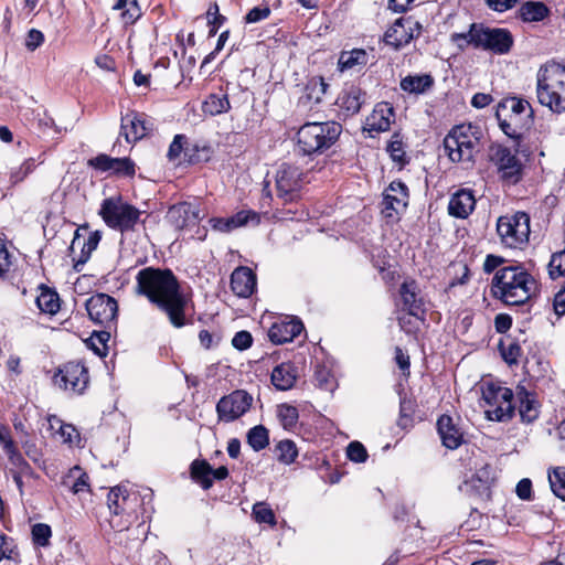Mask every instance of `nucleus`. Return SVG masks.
I'll return each instance as SVG.
<instances>
[{
	"label": "nucleus",
	"mask_w": 565,
	"mask_h": 565,
	"mask_svg": "<svg viewBox=\"0 0 565 565\" xmlns=\"http://www.w3.org/2000/svg\"><path fill=\"white\" fill-rule=\"evenodd\" d=\"M548 482L553 493L565 501V467H556L550 470Z\"/></svg>",
	"instance_id": "37998d69"
},
{
	"label": "nucleus",
	"mask_w": 565,
	"mask_h": 565,
	"mask_svg": "<svg viewBox=\"0 0 565 565\" xmlns=\"http://www.w3.org/2000/svg\"><path fill=\"white\" fill-rule=\"evenodd\" d=\"M141 17V9L137 0H131L126 10L121 13V21L125 25L134 24Z\"/></svg>",
	"instance_id": "13d9d810"
},
{
	"label": "nucleus",
	"mask_w": 565,
	"mask_h": 565,
	"mask_svg": "<svg viewBox=\"0 0 565 565\" xmlns=\"http://www.w3.org/2000/svg\"><path fill=\"white\" fill-rule=\"evenodd\" d=\"M44 42V35L40 30L31 29L25 39V47L33 52Z\"/></svg>",
	"instance_id": "e2e57ef3"
},
{
	"label": "nucleus",
	"mask_w": 565,
	"mask_h": 565,
	"mask_svg": "<svg viewBox=\"0 0 565 565\" xmlns=\"http://www.w3.org/2000/svg\"><path fill=\"white\" fill-rule=\"evenodd\" d=\"M364 103L365 93L354 85L344 88L337 99V104L345 117L356 115Z\"/></svg>",
	"instance_id": "c85d7f7f"
},
{
	"label": "nucleus",
	"mask_w": 565,
	"mask_h": 565,
	"mask_svg": "<svg viewBox=\"0 0 565 565\" xmlns=\"http://www.w3.org/2000/svg\"><path fill=\"white\" fill-rule=\"evenodd\" d=\"M548 12V8L540 1L524 2L519 9V14L525 22L542 21L547 17Z\"/></svg>",
	"instance_id": "f704fd0d"
},
{
	"label": "nucleus",
	"mask_w": 565,
	"mask_h": 565,
	"mask_svg": "<svg viewBox=\"0 0 565 565\" xmlns=\"http://www.w3.org/2000/svg\"><path fill=\"white\" fill-rule=\"evenodd\" d=\"M231 288L242 298H247L256 289V275L248 267H238L231 275Z\"/></svg>",
	"instance_id": "bb28decb"
},
{
	"label": "nucleus",
	"mask_w": 565,
	"mask_h": 565,
	"mask_svg": "<svg viewBox=\"0 0 565 565\" xmlns=\"http://www.w3.org/2000/svg\"><path fill=\"white\" fill-rule=\"evenodd\" d=\"M394 108L388 103H379L366 117L364 129L369 132H383L390 129L394 121Z\"/></svg>",
	"instance_id": "5701e85b"
},
{
	"label": "nucleus",
	"mask_w": 565,
	"mask_h": 565,
	"mask_svg": "<svg viewBox=\"0 0 565 565\" xmlns=\"http://www.w3.org/2000/svg\"><path fill=\"white\" fill-rule=\"evenodd\" d=\"M49 423L51 428H55V425H58V433L65 443L72 444L74 438L78 437V433L73 425L63 424L56 416H51Z\"/></svg>",
	"instance_id": "864d4df0"
},
{
	"label": "nucleus",
	"mask_w": 565,
	"mask_h": 565,
	"mask_svg": "<svg viewBox=\"0 0 565 565\" xmlns=\"http://www.w3.org/2000/svg\"><path fill=\"white\" fill-rule=\"evenodd\" d=\"M38 308L49 315H55L60 310V297L54 290L42 287L40 295L36 297Z\"/></svg>",
	"instance_id": "e433bc0d"
},
{
	"label": "nucleus",
	"mask_w": 565,
	"mask_h": 565,
	"mask_svg": "<svg viewBox=\"0 0 565 565\" xmlns=\"http://www.w3.org/2000/svg\"><path fill=\"white\" fill-rule=\"evenodd\" d=\"M341 131L335 121L307 122L297 132L298 146L305 154L322 153L335 143Z\"/></svg>",
	"instance_id": "0eeeda50"
},
{
	"label": "nucleus",
	"mask_w": 565,
	"mask_h": 565,
	"mask_svg": "<svg viewBox=\"0 0 565 565\" xmlns=\"http://www.w3.org/2000/svg\"><path fill=\"white\" fill-rule=\"evenodd\" d=\"M277 416L285 429H291L298 422L299 413L295 406L281 404L278 406Z\"/></svg>",
	"instance_id": "a18cd8bd"
},
{
	"label": "nucleus",
	"mask_w": 565,
	"mask_h": 565,
	"mask_svg": "<svg viewBox=\"0 0 565 565\" xmlns=\"http://www.w3.org/2000/svg\"><path fill=\"white\" fill-rule=\"evenodd\" d=\"M422 25L412 17L399 18L385 32L384 42L398 50L407 45L415 36H418Z\"/></svg>",
	"instance_id": "2eb2a0df"
},
{
	"label": "nucleus",
	"mask_w": 565,
	"mask_h": 565,
	"mask_svg": "<svg viewBox=\"0 0 565 565\" xmlns=\"http://www.w3.org/2000/svg\"><path fill=\"white\" fill-rule=\"evenodd\" d=\"M548 274L553 279L565 276V249L552 255L548 263Z\"/></svg>",
	"instance_id": "5fc2aeb1"
},
{
	"label": "nucleus",
	"mask_w": 565,
	"mask_h": 565,
	"mask_svg": "<svg viewBox=\"0 0 565 565\" xmlns=\"http://www.w3.org/2000/svg\"><path fill=\"white\" fill-rule=\"evenodd\" d=\"M136 282L137 294L147 297L166 312L173 327L181 328L185 324L186 298L180 291L178 279L170 269L146 267L138 271Z\"/></svg>",
	"instance_id": "f257e3e1"
},
{
	"label": "nucleus",
	"mask_w": 565,
	"mask_h": 565,
	"mask_svg": "<svg viewBox=\"0 0 565 565\" xmlns=\"http://www.w3.org/2000/svg\"><path fill=\"white\" fill-rule=\"evenodd\" d=\"M35 164L33 159L25 160L17 171H13L11 178L13 182L22 181L30 172L33 171Z\"/></svg>",
	"instance_id": "338daca9"
},
{
	"label": "nucleus",
	"mask_w": 565,
	"mask_h": 565,
	"mask_svg": "<svg viewBox=\"0 0 565 565\" xmlns=\"http://www.w3.org/2000/svg\"><path fill=\"white\" fill-rule=\"evenodd\" d=\"M6 454L8 456L9 461L21 472L25 471L29 468L28 462L24 460L17 446L8 450Z\"/></svg>",
	"instance_id": "69168bd1"
},
{
	"label": "nucleus",
	"mask_w": 565,
	"mask_h": 565,
	"mask_svg": "<svg viewBox=\"0 0 565 565\" xmlns=\"http://www.w3.org/2000/svg\"><path fill=\"white\" fill-rule=\"evenodd\" d=\"M152 130V122L143 114L129 111L121 117L120 135L128 143L137 142Z\"/></svg>",
	"instance_id": "6ab92c4d"
},
{
	"label": "nucleus",
	"mask_w": 565,
	"mask_h": 565,
	"mask_svg": "<svg viewBox=\"0 0 565 565\" xmlns=\"http://www.w3.org/2000/svg\"><path fill=\"white\" fill-rule=\"evenodd\" d=\"M386 150L394 162H397L401 166H404L408 162L404 143L398 139L396 135L388 142Z\"/></svg>",
	"instance_id": "09e8293b"
},
{
	"label": "nucleus",
	"mask_w": 565,
	"mask_h": 565,
	"mask_svg": "<svg viewBox=\"0 0 565 565\" xmlns=\"http://www.w3.org/2000/svg\"><path fill=\"white\" fill-rule=\"evenodd\" d=\"M212 149L207 145H201L199 142L186 143L184 148V161L190 164H196L206 162L210 160Z\"/></svg>",
	"instance_id": "4c0bfd02"
},
{
	"label": "nucleus",
	"mask_w": 565,
	"mask_h": 565,
	"mask_svg": "<svg viewBox=\"0 0 565 565\" xmlns=\"http://www.w3.org/2000/svg\"><path fill=\"white\" fill-rule=\"evenodd\" d=\"M434 85L429 74L408 75L401 81V88L409 94H424Z\"/></svg>",
	"instance_id": "2f4dec72"
},
{
	"label": "nucleus",
	"mask_w": 565,
	"mask_h": 565,
	"mask_svg": "<svg viewBox=\"0 0 565 565\" xmlns=\"http://www.w3.org/2000/svg\"><path fill=\"white\" fill-rule=\"evenodd\" d=\"M497 232L503 245L518 248L527 242L530 235V217L524 212L500 216Z\"/></svg>",
	"instance_id": "9b49d317"
},
{
	"label": "nucleus",
	"mask_w": 565,
	"mask_h": 565,
	"mask_svg": "<svg viewBox=\"0 0 565 565\" xmlns=\"http://www.w3.org/2000/svg\"><path fill=\"white\" fill-rule=\"evenodd\" d=\"M495 117L509 138L519 139L533 122V109L526 99L508 97L498 105Z\"/></svg>",
	"instance_id": "423d86ee"
},
{
	"label": "nucleus",
	"mask_w": 565,
	"mask_h": 565,
	"mask_svg": "<svg viewBox=\"0 0 565 565\" xmlns=\"http://www.w3.org/2000/svg\"><path fill=\"white\" fill-rule=\"evenodd\" d=\"M348 458L354 462H364L367 459V451L360 441H352L347 448Z\"/></svg>",
	"instance_id": "4d7b16f0"
},
{
	"label": "nucleus",
	"mask_w": 565,
	"mask_h": 565,
	"mask_svg": "<svg viewBox=\"0 0 565 565\" xmlns=\"http://www.w3.org/2000/svg\"><path fill=\"white\" fill-rule=\"evenodd\" d=\"M167 217L177 230L195 226L202 220L199 205L192 202H181L171 206Z\"/></svg>",
	"instance_id": "412c9836"
},
{
	"label": "nucleus",
	"mask_w": 565,
	"mask_h": 565,
	"mask_svg": "<svg viewBox=\"0 0 565 565\" xmlns=\"http://www.w3.org/2000/svg\"><path fill=\"white\" fill-rule=\"evenodd\" d=\"M315 381L317 385L322 390L333 391L334 388V377L331 371L323 365H318L316 367Z\"/></svg>",
	"instance_id": "603ef678"
},
{
	"label": "nucleus",
	"mask_w": 565,
	"mask_h": 565,
	"mask_svg": "<svg viewBox=\"0 0 565 565\" xmlns=\"http://www.w3.org/2000/svg\"><path fill=\"white\" fill-rule=\"evenodd\" d=\"M275 452L278 461L285 465L292 463L298 456L296 444L290 439L280 440L275 447Z\"/></svg>",
	"instance_id": "79ce46f5"
},
{
	"label": "nucleus",
	"mask_w": 565,
	"mask_h": 565,
	"mask_svg": "<svg viewBox=\"0 0 565 565\" xmlns=\"http://www.w3.org/2000/svg\"><path fill=\"white\" fill-rule=\"evenodd\" d=\"M88 371L79 362L66 363L56 375V383L65 391L82 394L88 385Z\"/></svg>",
	"instance_id": "dca6fc26"
},
{
	"label": "nucleus",
	"mask_w": 565,
	"mask_h": 565,
	"mask_svg": "<svg viewBox=\"0 0 565 565\" xmlns=\"http://www.w3.org/2000/svg\"><path fill=\"white\" fill-rule=\"evenodd\" d=\"M478 138L471 125L454 127L444 139L445 152L452 162H470L473 159Z\"/></svg>",
	"instance_id": "9d476101"
},
{
	"label": "nucleus",
	"mask_w": 565,
	"mask_h": 565,
	"mask_svg": "<svg viewBox=\"0 0 565 565\" xmlns=\"http://www.w3.org/2000/svg\"><path fill=\"white\" fill-rule=\"evenodd\" d=\"M230 108L231 104L227 96L221 94H210L202 105L203 113L210 116L227 113Z\"/></svg>",
	"instance_id": "c9c22d12"
},
{
	"label": "nucleus",
	"mask_w": 565,
	"mask_h": 565,
	"mask_svg": "<svg viewBox=\"0 0 565 565\" xmlns=\"http://www.w3.org/2000/svg\"><path fill=\"white\" fill-rule=\"evenodd\" d=\"M226 222L228 223V230L232 232L238 227L245 226L247 224L257 225L260 221L259 214L250 211V210H242L236 214L226 217Z\"/></svg>",
	"instance_id": "ea45409f"
},
{
	"label": "nucleus",
	"mask_w": 565,
	"mask_h": 565,
	"mask_svg": "<svg viewBox=\"0 0 565 565\" xmlns=\"http://www.w3.org/2000/svg\"><path fill=\"white\" fill-rule=\"evenodd\" d=\"M492 480L491 468L486 465L466 479L459 486V490L470 498L489 499Z\"/></svg>",
	"instance_id": "a211bd4d"
},
{
	"label": "nucleus",
	"mask_w": 565,
	"mask_h": 565,
	"mask_svg": "<svg viewBox=\"0 0 565 565\" xmlns=\"http://www.w3.org/2000/svg\"><path fill=\"white\" fill-rule=\"evenodd\" d=\"M437 431L443 445L448 449H457L463 441V434L448 415H441L437 420Z\"/></svg>",
	"instance_id": "cd10ccee"
},
{
	"label": "nucleus",
	"mask_w": 565,
	"mask_h": 565,
	"mask_svg": "<svg viewBox=\"0 0 565 565\" xmlns=\"http://www.w3.org/2000/svg\"><path fill=\"white\" fill-rule=\"evenodd\" d=\"M521 352H522V349L521 347L513 342V343H510L509 347L507 349H502V358L504 359V361L509 364H516L518 363V360L521 355Z\"/></svg>",
	"instance_id": "0e129e2a"
},
{
	"label": "nucleus",
	"mask_w": 565,
	"mask_h": 565,
	"mask_svg": "<svg viewBox=\"0 0 565 565\" xmlns=\"http://www.w3.org/2000/svg\"><path fill=\"white\" fill-rule=\"evenodd\" d=\"M88 164L99 171H114L116 174L132 177L136 173L135 162L129 158H111L107 154H98L89 159Z\"/></svg>",
	"instance_id": "4be33fe9"
},
{
	"label": "nucleus",
	"mask_w": 565,
	"mask_h": 565,
	"mask_svg": "<svg viewBox=\"0 0 565 565\" xmlns=\"http://www.w3.org/2000/svg\"><path fill=\"white\" fill-rule=\"evenodd\" d=\"M369 55L365 50L354 49L350 52H342L339 57V67L341 71L351 70L355 66H364L367 64Z\"/></svg>",
	"instance_id": "58836bf2"
},
{
	"label": "nucleus",
	"mask_w": 565,
	"mask_h": 565,
	"mask_svg": "<svg viewBox=\"0 0 565 565\" xmlns=\"http://www.w3.org/2000/svg\"><path fill=\"white\" fill-rule=\"evenodd\" d=\"M302 329L303 326L300 320H281L270 327L268 337L273 343L282 344L292 341L301 333Z\"/></svg>",
	"instance_id": "393cba45"
},
{
	"label": "nucleus",
	"mask_w": 565,
	"mask_h": 565,
	"mask_svg": "<svg viewBox=\"0 0 565 565\" xmlns=\"http://www.w3.org/2000/svg\"><path fill=\"white\" fill-rule=\"evenodd\" d=\"M190 475L193 481L201 484L205 490L213 486L212 467L206 460L195 459L190 466Z\"/></svg>",
	"instance_id": "473e14b6"
},
{
	"label": "nucleus",
	"mask_w": 565,
	"mask_h": 565,
	"mask_svg": "<svg viewBox=\"0 0 565 565\" xmlns=\"http://www.w3.org/2000/svg\"><path fill=\"white\" fill-rule=\"evenodd\" d=\"M99 215L108 227L125 233L135 230L141 211L120 196H111L102 202Z\"/></svg>",
	"instance_id": "6e6552de"
},
{
	"label": "nucleus",
	"mask_w": 565,
	"mask_h": 565,
	"mask_svg": "<svg viewBox=\"0 0 565 565\" xmlns=\"http://www.w3.org/2000/svg\"><path fill=\"white\" fill-rule=\"evenodd\" d=\"M86 310L94 322L107 326L115 321L118 305L113 297L106 294H97L86 301Z\"/></svg>",
	"instance_id": "f3484780"
},
{
	"label": "nucleus",
	"mask_w": 565,
	"mask_h": 565,
	"mask_svg": "<svg viewBox=\"0 0 565 565\" xmlns=\"http://www.w3.org/2000/svg\"><path fill=\"white\" fill-rule=\"evenodd\" d=\"M253 343V337L248 331H238L232 339V344L235 349L243 351L248 349Z\"/></svg>",
	"instance_id": "680f3d73"
},
{
	"label": "nucleus",
	"mask_w": 565,
	"mask_h": 565,
	"mask_svg": "<svg viewBox=\"0 0 565 565\" xmlns=\"http://www.w3.org/2000/svg\"><path fill=\"white\" fill-rule=\"evenodd\" d=\"M32 541L35 545L46 547L50 545L52 529L46 523H35L31 529Z\"/></svg>",
	"instance_id": "de8ad7c7"
},
{
	"label": "nucleus",
	"mask_w": 565,
	"mask_h": 565,
	"mask_svg": "<svg viewBox=\"0 0 565 565\" xmlns=\"http://www.w3.org/2000/svg\"><path fill=\"white\" fill-rule=\"evenodd\" d=\"M476 206V199L471 190L460 189L455 192L448 203V212L457 218H467Z\"/></svg>",
	"instance_id": "a878e982"
},
{
	"label": "nucleus",
	"mask_w": 565,
	"mask_h": 565,
	"mask_svg": "<svg viewBox=\"0 0 565 565\" xmlns=\"http://www.w3.org/2000/svg\"><path fill=\"white\" fill-rule=\"evenodd\" d=\"M297 380V370L291 363H281L271 372V383L279 391L290 390Z\"/></svg>",
	"instance_id": "7c9ffc66"
},
{
	"label": "nucleus",
	"mask_w": 565,
	"mask_h": 565,
	"mask_svg": "<svg viewBox=\"0 0 565 565\" xmlns=\"http://www.w3.org/2000/svg\"><path fill=\"white\" fill-rule=\"evenodd\" d=\"M17 544L12 537L0 534V561L2 558H12L17 553Z\"/></svg>",
	"instance_id": "bf43d9fd"
},
{
	"label": "nucleus",
	"mask_w": 565,
	"mask_h": 565,
	"mask_svg": "<svg viewBox=\"0 0 565 565\" xmlns=\"http://www.w3.org/2000/svg\"><path fill=\"white\" fill-rule=\"evenodd\" d=\"M253 518L258 523L276 525V516L273 509L266 502H256L252 509Z\"/></svg>",
	"instance_id": "c03bdc74"
},
{
	"label": "nucleus",
	"mask_w": 565,
	"mask_h": 565,
	"mask_svg": "<svg viewBox=\"0 0 565 565\" xmlns=\"http://www.w3.org/2000/svg\"><path fill=\"white\" fill-rule=\"evenodd\" d=\"M451 40L460 49L472 45L495 55L510 53L514 44V38L508 29L491 28L483 23L470 24L468 32L454 33Z\"/></svg>",
	"instance_id": "20e7f679"
},
{
	"label": "nucleus",
	"mask_w": 565,
	"mask_h": 565,
	"mask_svg": "<svg viewBox=\"0 0 565 565\" xmlns=\"http://www.w3.org/2000/svg\"><path fill=\"white\" fill-rule=\"evenodd\" d=\"M270 14V9L268 6L265 7H255L248 11L245 15L246 23H257L267 19Z\"/></svg>",
	"instance_id": "052dcab7"
},
{
	"label": "nucleus",
	"mask_w": 565,
	"mask_h": 565,
	"mask_svg": "<svg viewBox=\"0 0 565 565\" xmlns=\"http://www.w3.org/2000/svg\"><path fill=\"white\" fill-rule=\"evenodd\" d=\"M408 204V188L401 181H393L383 193L382 211L387 217L399 214Z\"/></svg>",
	"instance_id": "aec40b11"
},
{
	"label": "nucleus",
	"mask_w": 565,
	"mask_h": 565,
	"mask_svg": "<svg viewBox=\"0 0 565 565\" xmlns=\"http://www.w3.org/2000/svg\"><path fill=\"white\" fill-rule=\"evenodd\" d=\"M482 401L487 419L505 422L514 415L513 392L494 383H484Z\"/></svg>",
	"instance_id": "1a4fd4ad"
},
{
	"label": "nucleus",
	"mask_w": 565,
	"mask_h": 565,
	"mask_svg": "<svg viewBox=\"0 0 565 565\" xmlns=\"http://www.w3.org/2000/svg\"><path fill=\"white\" fill-rule=\"evenodd\" d=\"M518 397L520 399L519 413L523 422L531 423L539 416V408L535 399L524 388L518 387Z\"/></svg>",
	"instance_id": "72a5a7b5"
},
{
	"label": "nucleus",
	"mask_w": 565,
	"mask_h": 565,
	"mask_svg": "<svg viewBox=\"0 0 565 565\" xmlns=\"http://www.w3.org/2000/svg\"><path fill=\"white\" fill-rule=\"evenodd\" d=\"M537 291V280L519 265L499 268L491 280V295L507 306L524 305Z\"/></svg>",
	"instance_id": "f03ea898"
},
{
	"label": "nucleus",
	"mask_w": 565,
	"mask_h": 565,
	"mask_svg": "<svg viewBox=\"0 0 565 565\" xmlns=\"http://www.w3.org/2000/svg\"><path fill=\"white\" fill-rule=\"evenodd\" d=\"M206 17L210 25L209 36H214L217 33L218 28L226 21V18L220 14L218 4L216 2L210 6Z\"/></svg>",
	"instance_id": "3c124183"
},
{
	"label": "nucleus",
	"mask_w": 565,
	"mask_h": 565,
	"mask_svg": "<svg viewBox=\"0 0 565 565\" xmlns=\"http://www.w3.org/2000/svg\"><path fill=\"white\" fill-rule=\"evenodd\" d=\"M186 146V137L184 135H175L172 142L169 146L168 159L170 161L177 160L182 153L184 154V148Z\"/></svg>",
	"instance_id": "6e6d98bb"
},
{
	"label": "nucleus",
	"mask_w": 565,
	"mask_h": 565,
	"mask_svg": "<svg viewBox=\"0 0 565 565\" xmlns=\"http://www.w3.org/2000/svg\"><path fill=\"white\" fill-rule=\"evenodd\" d=\"M247 443L255 451L265 449L269 444L268 429L263 425L254 426L247 433Z\"/></svg>",
	"instance_id": "a19ab883"
},
{
	"label": "nucleus",
	"mask_w": 565,
	"mask_h": 565,
	"mask_svg": "<svg viewBox=\"0 0 565 565\" xmlns=\"http://www.w3.org/2000/svg\"><path fill=\"white\" fill-rule=\"evenodd\" d=\"M152 493L143 494L136 490H128L125 486L111 488L107 495V505L110 512L109 524L116 531L128 530L148 513Z\"/></svg>",
	"instance_id": "7ed1b4c3"
},
{
	"label": "nucleus",
	"mask_w": 565,
	"mask_h": 565,
	"mask_svg": "<svg viewBox=\"0 0 565 565\" xmlns=\"http://www.w3.org/2000/svg\"><path fill=\"white\" fill-rule=\"evenodd\" d=\"M253 396L244 390H236L223 396L216 404L218 420L231 423L247 413L252 406Z\"/></svg>",
	"instance_id": "4468645a"
},
{
	"label": "nucleus",
	"mask_w": 565,
	"mask_h": 565,
	"mask_svg": "<svg viewBox=\"0 0 565 565\" xmlns=\"http://www.w3.org/2000/svg\"><path fill=\"white\" fill-rule=\"evenodd\" d=\"M102 239V233L99 231L92 232L86 239H82L79 235V228L75 231L74 238L71 244V250L74 253L76 247H81V256L75 260L74 268L79 271V266L86 264L92 253L97 248Z\"/></svg>",
	"instance_id": "c756f323"
},
{
	"label": "nucleus",
	"mask_w": 565,
	"mask_h": 565,
	"mask_svg": "<svg viewBox=\"0 0 565 565\" xmlns=\"http://www.w3.org/2000/svg\"><path fill=\"white\" fill-rule=\"evenodd\" d=\"M515 492L521 500H530L532 497L531 480L527 478L520 480L516 484Z\"/></svg>",
	"instance_id": "774afa93"
},
{
	"label": "nucleus",
	"mask_w": 565,
	"mask_h": 565,
	"mask_svg": "<svg viewBox=\"0 0 565 565\" xmlns=\"http://www.w3.org/2000/svg\"><path fill=\"white\" fill-rule=\"evenodd\" d=\"M329 85L322 77L312 78L307 85V97L315 103H320L322 96L327 93Z\"/></svg>",
	"instance_id": "8fccbe9b"
},
{
	"label": "nucleus",
	"mask_w": 565,
	"mask_h": 565,
	"mask_svg": "<svg viewBox=\"0 0 565 565\" xmlns=\"http://www.w3.org/2000/svg\"><path fill=\"white\" fill-rule=\"evenodd\" d=\"M399 296L403 309L408 316L423 319L425 313L424 301L418 296V288L415 281H404L399 287Z\"/></svg>",
	"instance_id": "b1692460"
},
{
	"label": "nucleus",
	"mask_w": 565,
	"mask_h": 565,
	"mask_svg": "<svg viewBox=\"0 0 565 565\" xmlns=\"http://www.w3.org/2000/svg\"><path fill=\"white\" fill-rule=\"evenodd\" d=\"M110 333L106 331L94 332L87 340L88 347L99 356H105L108 351L107 342Z\"/></svg>",
	"instance_id": "49530a36"
},
{
	"label": "nucleus",
	"mask_w": 565,
	"mask_h": 565,
	"mask_svg": "<svg viewBox=\"0 0 565 565\" xmlns=\"http://www.w3.org/2000/svg\"><path fill=\"white\" fill-rule=\"evenodd\" d=\"M490 160L495 166L500 178L508 184H516L523 174V164L515 152L502 145L490 148Z\"/></svg>",
	"instance_id": "f8f14e48"
},
{
	"label": "nucleus",
	"mask_w": 565,
	"mask_h": 565,
	"mask_svg": "<svg viewBox=\"0 0 565 565\" xmlns=\"http://www.w3.org/2000/svg\"><path fill=\"white\" fill-rule=\"evenodd\" d=\"M306 174L296 164L284 162L276 172V189L279 198L292 201L305 183Z\"/></svg>",
	"instance_id": "ddd939ff"
},
{
	"label": "nucleus",
	"mask_w": 565,
	"mask_h": 565,
	"mask_svg": "<svg viewBox=\"0 0 565 565\" xmlns=\"http://www.w3.org/2000/svg\"><path fill=\"white\" fill-rule=\"evenodd\" d=\"M536 97L541 105L554 113L565 111V67L548 64L541 67L536 76Z\"/></svg>",
	"instance_id": "39448f33"
}]
</instances>
